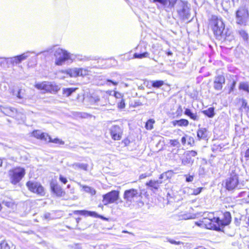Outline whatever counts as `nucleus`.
Instances as JSON below:
<instances>
[{
  "instance_id": "obj_38",
  "label": "nucleus",
  "mask_w": 249,
  "mask_h": 249,
  "mask_svg": "<svg viewBox=\"0 0 249 249\" xmlns=\"http://www.w3.org/2000/svg\"><path fill=\"white\" fill-rule=\"evenodd\" d=\"M47 142L58 144L64 143V142H62L61 140L58 138H55L54 139H53L51 138V137L49 135H48V137H47Z\"/></svg>"
},
{
  "instance_id": "obj_60",
  "label": "nucleus",
  "mask_w": 249,
  "mask_h": 249,
  "mask_svg": "<svg viewBox=\"0 0 249 249\" xmlns=\"http://www.w3.org/2000/svg\"><path fill=\"white\" fill-rule=\"evenodd\" d=\"M196 224L198 226H200L201 225H202L203 224L202 223H199L198 222H196Z\"/></svg>"
},
{
  "instance_id": "obj_25",
  "label": "nucleus",
  "mask_w": 249,
  "mask_h": 249,
  "mask_svg": "<svg viewBox=\"0 0 249 249\" xmlns=\"http://www.w3.org/2000/svg\"><path fill=\"white\" fill-rule=\"evenodd\" d=\"M78 68L70 69L65 71L67 74H69L71 77H75L79 76Z\"/></svg>"
},
{
  "instance_id": "obj_13",
  "label": "nucleus",
  "mask_w": 249,
  "mask_h": 249,
  "mask_svg": "<svg viewBox=\"0 0 249 249\" xmlns=\"http://www.w3.org/2000/svg\"><path fill=\"white\" fill-rule=\"evenodd\" d=\"M219 220L217 222V225L218 226H227L229 225L231 219V214L229 212H224L221 217H219Z\"/></svg>"
},
{
  "instance_id": "obj_62",
  "label": "nucleus",
  "mask_w": 249,
  "mask_h": 249,
  "mask_svg": "<svg viewBox=\"0 0 249 249\" xmlns=\"http://www.w3.org/2000/svg\"><path fill=\"white\" fill-rule=\"evenodd\" d=\"M167 54L168 55H171L172 54V53L170 52H169Z\"/></svg>"
},
{
  "instance_id": "obj_53",
  "label": "nucleus",
  "mask_w": 249,
  "mask_h": 249,
  "mask_svg": "<svg viewBox=\"0 0 249 249\" xmlns=\"http://www.w3.org/2000/svg\"><path fill=\"white\" fill-rule=\"evenodd\" d=\"M236 83V82L235 81H233L232 82V83L231 85V88H230V89L229 92H231V91H232L233 90V89H234V88L235 87Z\"/></svg>"
},
{
  "instance_id": "obj_9",
  "label": "nucleus",
  "mask_w": 249,
  "mask_h": 249,
  "mask_svg": "<svg viewBox=\"0 0 249 249\" xmlns=\"http://www.w3.org/2000/svg\"><path fill=\"white\" fill-rule=\"evenodd\" d=\"M219 220V217L207 218L204 217L202 219L201 223L205 225L206 228L208 229H216L217 228V222Z\"/></svg>"
},
{
  "instance_id": "obj_32",
  "label": "nucleus",
  "mask_w": 249,
  "mask_h": 249,
  "mask_svg": "<svg viewBox=\"0 0 249 249\" xmlns=\"http://www.w3.org/2000/svg\"><path fill=\"white\" fill-rule=\"evenodd\" d=\"M173 175V172L172 171H168L161 174L159 178L160 179H167L171 178Z\"/></svg>"
},
{
  "instance_id": "obj_19",
  "label": "nucleus",
  "mask_w": 249,
  "mask_h": 249,
  "mask_svg": "<svg viewBox=\"0 0 249 249\" xmlns=\"http://www.w3.org/2000/svg\"><path fill=\"white\" fill-rule=\"evenodd\" d=\"M70 166L75 170L80 169L84 171H88L89 165L87 163L76 162L71 164Z\"/></svg>"
},
{
  "instance_id": "obj_36",
  "label": "nucleus",
  "mask_w": 249,
  "mask_h": 249,
  "mask_svg": "<svg viewBox=\"0 0 249 249\" xmlns=\"http://www.w3.org/2000/svg\"><path fill=\"white\" fill-rule=\"evenodd\" d=\"M164 84V82L162 80L153 81L152 82V86L154 88H159Z\"/></svg>"
},
{
  "instance_id": "obj_24",
  "label": "nucleus",
  "mask_w": 249,
  "mask_h": 249,
  "mask_svg": "<svg viewBox=\"0 0 249 249\" xmlns=\"http://www.w3.org/2000/svg\"><path fill=\"white\" fill-rule=\"evenodd\" d=\"M179 219L180 220H187L190 219H194L196 217L195 214L191 213H185L180 214L178 215Z\"/></svg>"
},
{
  "instance_id": "obj_14",
  "label": "nucleus",
  "mask_w": 249,
  "mask_h": 249,
  "mask_svg": "<svg viewBox=\"0 0 249 249\" xmlns=\"http://www.w3.org/2000/svg\"><path fill=\"white\" fill-rule=\"evenodd\" d=\"M50 186L52 191L55 194L56 196L61 197L63 196L65 194V192L56 181H52L50 183Z\"/></svg>"
},
{
  "instance_id": "obj_47",
  "label": "nucleus",
  "mask_w": 249,
  "mask_h": 249,
  "mask_svg": "<svg viewBox=\"0 0 249 249\" xmlns=\"http://www.w3.org/2000/svg\"><path fill=\"white\" fill-rule=\"evenodd\" d=\"M111 83L114 86H117V85H118L119 82L115 81L110 80L108 79L107 80V85H110V84Z\"/></svg>"
},
{
  "instance_id": "obj_6",
  "label": "nucleus",
  "mask_w": 249,
  "mask_h": 249,
  "mask_svg": "<svg viewBox=\"0 0 249 249\" xmlns=\"http://www.w3.org/2000/svg\"><path fill=\"white\" fill-rule=\"evenodd\" d=\"M177 12L178 15L183 19H188L189 15V7L186 1L180 0L178 2Z\"/></svg>"
},
{
  "instance_id": "obj_39",
  "label": "nucleus",
  "mask_w": 249,
  "mask_h": 249,
  "mask_svg": "<svg viewBox=\"0 0 249 249\" xmlns=\"http://www.w3.org/2000/svg\"><path fill=\"white\" fill-rule=\"evenodd\" d=\"M89 71L83 68H78L79 76H84L89 74Z\"/></svg>"
},
{
  "instance_id": "obj_35",
  "label": "nucleus",
  "mask_w": 249,
  "mask_h": 249,
  "mask_svg": "<svg viewBox=\"0 0 249 249\" xmlns=\"http://www.w3.org/2000/svg\"><path fill=\"white\" fill-rule=\"evenodd\" d=\"M13 95L19 99H22L24 98V93L22 92L21 89H19L17 91L14 90L13 92Z\"/></svg>"
},
{
  "instance_id": "obj_3",
  "label": "nucleus",
  "mask_w": 249,
  "mask_h": 249,
  "mask_svg": "<svg viewBox=\"0 0 249 249\" xmlns=\"http://www.w3.org/2000/svg\"><path fill=\"white\" fill-rule=\"evenodd\" d=\"M249 19L248 10L244 7H240L236 12V22L241 26H246Z\"/></svg>"
},
{
  "instance_id": "obj_61",
  "label": "nucleus",
  "mask_w": 249,
  "mask_h": 249,
  "mask_svg": "<svg viewBox=\"0 0 249 249\" xmlns=\"http://www.w3.org/2000/svg\"><path fill=\"white\" fill-rule=\"evenodd\" d=\"M2 160L0 158V167L2 166Z\"/></svg>"
},
{
  "instance_id": "obj_16",
  "label": "nucleus",
  "mask_w": 249,
  "mask_h": 249,
  "mask_svg": "<svg viewBox=\"0 0 249 249\" xmlns=\"http://www.w3.org/2000/svg\"><path fill=\"white\" fill-rule=\"evenodd\" d=\"M0 110L5 115L11 117H14L17 112V109L11 107L1 106Z\"/></svg>"
},
{
  "instance_id": "obj_40",
  "label": "nucleus",
  "mask_w": 249,
  "mask_h": 249,
  "mask_svg": "<svg viewBox=\"0 0 249 249\" xmlns=\"http://www.w3.org/2000/svg\"><path fill=\"white\" fill-rule=\"evenodd\" d=\"M178 126H187L189 124V121L185 119L178 120Z\"/></svg>"
},
{
  "instance_id": "obj_56",
  "label": "nucleus",
  "mask_w": 249,
  "mask_h": 249,
  "mask_svg": "<svg viewBox=\"0 0 249 249\" xmlns=\"http://www.w3.org/2000/svg\"><path fill=\"white\" fill-rule=\"evenodd\" d=\"M245 157L246 158H249V147L246 150L245 152Z\"/></svg>"
},
{
  "instance_id": "obj_8",
  "label": "nucleus",
  "mask_w": 249,
  "mask_h": 249,
  "mask_svg": "<svg viewBox=\"0 0 249 249\" xmlns=\"http://www.w3.org/2000/svg\"><path fill=\"white\" fill-rule=\"evenodd\" d=\"M103 203L105 205L109 203H113L118 199L119 192L117 191H112L103 196Z\"/></svg>"
},
{
  "instance_id": "obj_31",
  "label": "nucleus",
  "mask_w": 249,
  "mask_h": 249,
  "mask_svg": "<svg viewBox=\"0 0 249 249\" xmlns=\"http://www.w3.org/2000/svg\"><path fill=\"white\" fill-rule=\"evenodd\" d=\"M82 188L85 192L89 193L92 196L95 195L96 194V191L94 188L91 187L86 185H83Z\"/></svg>"
},
{
  "instance_id": "obj_1",
  "label": "nucleus",
  "mask_w": 249,
  "mask_h": 249,
  "mask_svg": "<svg viewBox=\"0 0 249 249\" xmlns=\"http://www.w3.org/2000/svg\"><path fill=\"white\" fill-rule=\"evenodd\" d=\"M210 25L217 39L224 41L232 39L233 36H231L230 34L228 35L225 29L224 23L221 18L213 17Z\"/></svg>"
},
{
  "instance_id": "obj_59",
  "label": "nucleus",
  "mask_w": 249,
  "mask_h": 249,
  "mask_svg": "<svg viewBox=\"0 0 249 249\" xmlns=\"http://www.w3.org/2000/svg\"><path fill=\"white\" fill-rule=\"evenodd\" d=\"M178 120H175L172 122V124L174 126H176V125H178Z\"/></svg>"
},
{
  "instance_id": "obj_30",
  "label": "nucleus",
  "mask_w": 249,
  "mask_h": 249,
  "mask_svg": "<svg viewBox=\"0 0 249 249\" xmlns=\"http://www.w3.org/2000/svg\"><path fill=\"white\" fill-rule=\"evenodd\" d=\"M76 88H69L63 89V94L66 97L70 96L73 92H74Z\"/></svg>"
},
{
  "instance_id": "obj_33",
  "label": "nucleus",
  "mask_w": 249,
  "mask_h": 249,
  "mask_svg": "<svg viewBox=\"0 0 249 249\" xmlns=\"http://www.w3.org/2000/svg\"><path fill=\"white\" fill-rule=\"evenodd\" d=\"M239 89L249 93V84L248 82H241L239 86Z\"/></svg>"
},
{
  "instance_id": "obj_5",
  "label": "nucleus",
  "mask_w": 249,
  "mask_h": 249,
  "mask_svg": "<svg viewBox=\"0 0 249 249\" xmlns=\"http://www.w3.org/2000/svg\"><path fill=\"white\" fill-rule=\"evenodd\" d=\"M225 185L226 189L228 190L241 188V185L239 184L238 175L234 173H231L230 177L226 179Z\"/></svg>"
},
{
  "instance_id": "obj_21",
  "label": "nucleus",
  "mask_w": 249,
  "mask_h": 249,
  "mask_svg": "<svg viewBox=\"0 0 249 249\" xmlns=\"http://www.w3.org/2000/svg\"><path fill=\"white\" fill-rule=\"evenodd\" d=\"M75 213L79 214L82 215L90 216L92 217H98L97 214L94 212L88 211L86 210L76 211Z\"/></svg>"
},
{
  "instance_id": "obj_26",
  "label": "nucleus",
  "mask_w": 249,
  "mask_h": 249,
  "mask_svg": "<svg viewBox=\"0 0 249 249\" xmlns=\"http://www.w3.org/2000/svg\"><path fill=\"white\" fill-rule=\"evenodd\" d=\"M7 62L13 65H18L21 62L18 55L8 58Z\"/></svg>"
},
{
  "instance_id": "obj_48",
  "label": "nucleus",
  "mask_w": 249,
  "mask_h": 249,
  "mask_svg": "<svg viewBox=\"0 0 249 249\" xmlns=\"http://www.w3.org/2000/svg\"><path fill=\"white\" fill-rule=\"evenodd\" d=\"M118 107L120 108H124L125 107V103L124 99H121V101L118 103Z\"/></svg>"
},
{
  "instance_id": "obj_18",
  "label": "nucleus",
  "mask_w": 249,
  "mask_h": 249,
  "mask_svg": "<svg viewBox=\"0 0 249 249\" xmlns=\"http://www.w3.org/2000/svg\"><path fill=\"white\" fill-rule=\"evenodd\" d=\"M32 134L33 136L36 138L37 139L47 142V137H48V135L47 134L42 133L39 130L34 131Z\"/></svg>"
},
{
  "instance_id": "obj_57",
  "label": "nucleus",
  "mask_w": 249,
  "mask_h": 249,
  "mask_svg": "<svg viewBox=\"0 0 249 249\" xmlns=\"http://www.w3.org/2000/svg\"><path fill=\"white\" fill-rule=\"evenodd\" d=\"M148 176V175L146 173L142 174V175H140V179H143V178H146Z\"/></svg>"
},
{
  "instance_id": "obj_55",
  "label": "nucleus",
  "mask_w": 249,
  "mask_h": 249,
  "mask_svg": "<svg viewBox=\"0 0 249 249\" xmlns=\"http://www.w3.org/2000/svg\"><path fill=\"white\" fill-rule=\"evenodd\" d=\"M168 242H169L170 243L172 244H175V245H179L180 244V242L179 241H175V240H171V239H168Z\"/></svg>"
},
{
  "instance_id": "obj_46",
  "label": "nucleus",
  "mask_w": 249,
  "mask_h": 249,
  "mask_svg": "<svg viewBox=\"0 0 249 249\" xmlns=\"http://www.w3.org/2000/svg\"><path fill=\"white\" fill-rule=\"evenodd\" d=\"M170 143L173 146H176L179 144V142L177 140H171Z\"/></svg>"
},
{
  "instance_id": "obj_2",
  "label": "nucleus",
  "mask_w": 249,
  "mask_h": 249,
  "mask_svg": "<svg viewBox=\"0 0 249 249\" xmlns=\"http://www.w3.org/2000/svg\"><path fill=\"white\" fill-rule=\"evenodd\" d=\"M54 56H55V64L58 66L63 65L66 61L71 59L70 53L61 48H57L55 50Z\"/></svg>"
},
{
  "instance_id": "obj_49",
  "label": "nucleus",
  "mask_w": 249,
  "mask_h": 249,
  "mask_svg": "<svg viewBox=\"0 0 249 249\" xmlns=\"http://www.w3.org/2000/svg\"><path fill=\"white\" fill-rule=\"evenodd\" d=\"M188 157H195L197 155V152L196 151L191 150L188 151V153H187Z\"/></svg>"
},
{
  "instance_id": "obj_43",
  "label": "nucleus",
  "mask_w": 249,
  "mask_h": 249,
  "mask_svg": "<svg viewBox=\"0 0 249 249\" xmlns=\"http://www.w3.org/2000/svg\"><path fill=\"white\" fill-rule=\"evenodd\" d=\"M240 35L242 36L244 40H247L248 38V35L244 30H240L239 31Z\"/></svg>"
},
{
  "instance_id": "obj_17",
  "label": "nucleus",
  "mask_w": 249,
  "mask_h": 249,
  "mask_svg": "<svg viewBox=\"0 0 249 249\" xmlns=\"http://www.w3.org/2000/svg\"><path fill=\"white\" fill-rule=\"evenodd\" d=\"M35 87L38 89L44 90L46 91H50L52 89L51 83L46 81L36 84L35 85Z\"/></svg>"
},
{
  "instance_id": "obj_10",
  "label": "nucleus",
  "mask_w": 249,
  "mask_h": 249,
  "mask_svg": "<svg viewBox=\"0 0 249 249\" xmlns=\"http://www.w3.org/2000/svg\"><path fill=\"white\" fill-rule=\"evenodd\" d=\"M138 197V192L136 189H131L125 191L124 198L126 202H132Z\"/></svg>"
},
{
  "instance_id": "obj_4",
  "label": "nucleus",
  "mask_w": 249,
  "mask_h": 249,
  "mask_svg": "<svg viewBox=\"0 0 249 249\" xmlns=\"http://www.w3.org/2000/svg\"><path fill=\"white\" fill-rule=\"evenodd\" d=\"M10 181L14 185L18 184L24 176L25 174V169L23 168H15L9 171Z\"/></svg>"
},
{
  "instance_id": "obj_41",
  "label": "nucleus",
  "mask_w": 249,
  "mask_h": 249,
  "mask_svg": "<svg viewBox=\"0 0 249 249\" xmlns=\"http://www.w3.org/2000/svg\"><path fill=\"white\" fill-rule=\"evenodd\" d=\"M0 249H10V247L6 241H2L0 244Z\"/></svg>"
},
{
  "instance_id": "obj_50",
  "label": "nucleus",
  "mask_w": 249,
  "mask_h": 249,
  "mask_svg": "<svg viewBox=\"0 0 249 249\" xmlns=\"http://www.w3.org/2000/svg\"><path fill=\"white\" fill-rule=\"evenodd\" d=\"M203 189L202 187H198L196 189H195L193 191V194L195 195H197L199 194Z\"/></svg>"
},
{
  "instance_id": "obj_64",
  "label": "nucleus",
  "mask_w": 249,
  "mask_h": 249,
  "mask_svg": "<svg viewBox=\"0 0 249 249\" xmlns=\"http://www.w3.org/2000/svg\"><path fill=\"white\" fill-rule=\"evenodd\" d=\"M70 187H71V185H70V184H69V185H67V187H68V188H70Z\"/></svg>"
},
{
  "instance_id": "obj_52",
  "label": "nucleus",
  "mask_w": 249,
  "mask_h": 249,
  "mask_svg": "<svg viewBox=\"0 0 249 249\" xmlns=\"http://www.w3.org/2000/svg\"><path fill=\"white\" fill-rule=\"evenodd\" d=\"M59 180L64 184H66L67 182V179L66 178L64 177L62 175H60L59 176Z\"/></svg>"
},
{
  "instance_id": "obj_23",
  "label": "nucleus",
  "mask_w": 249,
  "mask_h": 249,
  "mask_svg": "<svg viewBox=\"0 0 249 249\" xmlns=\"http://www.w3.org/2000/svg\"><path fill=\"white\" fill-rule=\"evenodd\" d=\"M184 114L189 116L191 119L194 121H197L199 117L196 115V113H194L189 108H186L184 111Z\"/></svg>"
},
{
  "instance_id": "obj_51",
  "label": "nucleus",
  "mask_w": 249,
  "mask_h": 249,
  "mask_svg": "<svg viewBox=\"0 0 249 249\" xmlns=\"http://www.w3.org/2000/svg\"><path fill=\"white\" fill-rule=\"evenodd\" d=\"M186 182H191L193 180L194 177L191 175H186Z\"/></svg>"
},
{
  "instance_id": "obj_7",
  "label": "nucleus",
  "mask_w": 249,
  "mask_h": 249,
  "mask_svg": "<svg viewBox=\"0 0 249 249\" xmlns=\"http://www.w3.org/2000/svg\"><path fill=\"white\" fill-rule=\"evenodd\" d=\"M26 185L30 191L41 196H44V188L39 183L29 181L27 182Z\"/></svg>"
},
{
  "instance_id": "obj_27",
  "label": "nucleus",
  "mask_w": 249,
  "mask_h": 249,
  "mask_svg": "<svg viewBox=\"0 0 249 249\" xmlns=\"http://www.w3.org/2000/svg\"><path fill=\"white\" fill-rule=\"evenodd\" d=\"M202 113L209 118H213L215 115L214 108L213 107H209L208 109L202 111Z\"/></svg>"
},
{
  "instance_id": "obj_63",
  "label": "nucleus",
  "mask_w": 249,
  "mask_h": 249,
  "mask_svg": "<svg viewBox=\"0 0 249 249\" xmlns=\"http://www.w3.org/2000/svg\"><path fill=\"white\" fill-rule=\"evenodd\" d=\"M80 219V218H79L76 219V222H77V223H78V222H79V221Z\"/></svg>"
},
{
  "instance_id": "obj_45",
  "label": "nucleus",
  "mask_w": 249,
  "mask_h": 249,
  "mask_svg": "<svg viewBox=\"0 0 249 249\" xmlns=\"http://www.w3.org/2000/svg\"><path fill=\"white\" fill-rule=\"evenodd\" d=\"M2 204H4V205H5L6 206H7L9 208L12 207L13 205V202L11 200L7 201V200H4L2 201Z\"/></svg>"
},
{
  "instance_id": "obj_42",
  "label": "nucleus",
  "mask_w": 249,
  "mask_h": 249,
  "mask_svg": "<svg viewBox=\"0 0 249 249\" xmlns=\"http://www.w3.org/2000/svg\"><path fill=\"white\" fill-rule=\"evenodd\" d=\"M29 52H27L26 53H24L20 55H18L21 62L24 61V60L26 59L27 57L29 56Z\"/></svg>"
},
{
  "instance_id": "obj_28",
  "label": "nucleus",
  "mask_w": 249,
  "mask_h": 249,
  "mask_svg": "<svg viewBox=\"0 0 249 249\" xmlns=\"http://www.w3.org/2000/svg\"><path fill=\"white\" fill-rule=\"evenodd\" d=\"M134 58L142 59L145 57H149V53L147 52H141V53H135L134 54Z\"/></svg>"
},
{
  "instance_id": "obj_20",
  "label": "nucleus",
  "mask_w": 249,
  "mask_h": 249,
  "mask_svg": "<svg viewBox=\"0 0 249 249\" xmlns=\"http://www.w3.org/2000/svg\"><path fill=\"white\" fill-rule=\"evenodd\" d=\"M162 183V181L160 180H150L149 182L146 183V185L149 187L152 188L155 190H158L159 188L160 185Z\"/></svg>"
},
{
  "instance_id": "obj_44",
  "label": "nucleus",
  "mask_w": 249,
  "mask_h": 249,
  "mask_svg": "<svg viewBox=\"0 0 249 249\" xmlns=\"http://www.w3.org/2000/svg\"><path fill=\"white\" fill-rule=\"evenodd\" d=\"M242 107L246 111L249 110V107L248 106V103L245 99L242 100Z\"/></svg>"
},
{
  "instance_id": "obj_54",
  "label": "nucleus",
  "mask_w": 249,
  "mask_h": 249,
  "mask_svg": "<svg viewBox=\"0 0 249 249\" xmlns=\"http://www.w3.org/2000/svg\"><path fill=\"white\" fill-rule=\"evenodd\" d=\"M114 96L116 98H122L123 96H122V94L120 93V92H117V91H115L114 92Z\"/></svg>"
},
{
  "instance_id": "obj_37",
  "label": "nucleus",
  "mask_w": 249,
  "mask_h": 249,
  "mask_svg": "<svg viewBox=\"0 0 249 249\" xmlns=\"http://www.w3.org/2000/svg\"><path fill=\"white\" fill-rule=\"evenodd\" d=\"M194 162V160H192L191 158L188 156V155H187V156L186 158H183L182 160V163L183 165H187L188 164H192Z\"/></svg>"
},
{
  "instance_id": "obj_29",
  "label": "nucleus",
  "mask_w": 249,
  "mask_h": 249,
  "mask_svg": "<svg viewBox=\"0 0 249 249\" xmlns=\"http://www.w3.org/2000/svg\"><path fill=\"white\" fill-rule=\"evenodd\" d=\"M238 196L243 197L246 203H249V190L248 191H242L240 192Z\"/></svg>"
},
{
  "instance_id": "obj_58",
  "label": "nucleus",
  "mask_w": 249,
  "mask_h": 249,
  "mask_svg": "<svg viewBox=\"0 0 249 249\" xmlns=\"http://www.w3.org/2000/svg\"><path fill=\"white\" fill-rule=\"evenodd\" d=\"M181 142L184 145L185 143H186V137H183L182 138H181Z\"/></svg>"
},
{
  "instance_id": "obj_22",
  "label": "nucleus",
  "mask_w": 249,
  "mask_h": 249,
  "mask_svg": "<svg viewBox=\"0 0 249 249\" xmlns=\"http://www.w3.org/2000/svg\"><path fill=\"white\" fill-rule=\"evenodd\" d=\"M207 130L205 128H201L197 131V137L199 139H204L207 137Z\"/></svg>"
},
{
  "instance_id": "obj_11",
  "label": "nucleus",
  "mask_w": 249,
  "mask_h": 249,
  "mask_svg": "<svg viewBox=\"0 0 249 249\" xmlns=\"http://www.w3.org/2000/svg\"><path fill=\"white\" fill-rule=\"evenodd\" d=\"M111 138L115 141L121 140L122 135V130L118 125H113L110 129Z\"/></svg>"
},
{
  "instance_id": "obj_34",
  "label": "nucleus",
  "mask_w": 249,
  "mask_h": 249,
  "mask_svg": "<svg viewBox=\"0 0 249 249\" xmlns=\"http://www.w3.org/2000/svg\"><path fill=\"white\" fill-rule=\"evenodd\" d=\"M155 121L153 119H149L145 124V127L147 130H151L153 128V124Z\"/></svg>"
},
{
  "instance_id": "obj_12",
  "label": "nucleus",
  "mask_w": 249,
  "mask_h": 249,
  "mask_svg": "<svg viewBox=\"0 0 249 249\" xmlns=\"http://www.w3.org/2000/svg\"><path fill=\"white\" fill-rule=\"evenodd\" d=\"M225 78L224 75L219 74L214 77L213 81V88L216 90L222 89L223 85L225 84Z\"/></svg>"
},
{
  "instance_id": "obj_15",
  "label": "nucleus",
  "mask_w": 249,
  "mask_h": 249,
  "mask_svg": "<svg viewBox=\"0 0 249 249\" xmlns=\"http://www.w3.org/2000/svg\"><path fill=\"white\" fill-rule=\"evenodd\" d=\"M177 0H153L154 3H159L164 8L171 9L174 8Z\"/></svg>"
}]
</instances>
